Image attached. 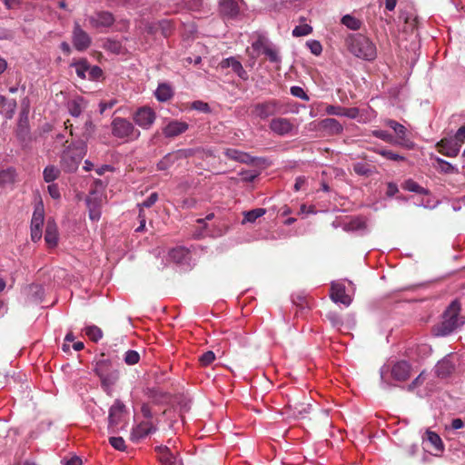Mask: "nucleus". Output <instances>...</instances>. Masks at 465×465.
I'll return each mask as SVG.
<instances>
[{
	"instance_id": "nucleus-1",
	"label": "nucleus",
	"mask_w": 465,
	"mask_h": 465,
	"mask_svg": "<svg viewBox=\"0 0 465 465\" xmlns=\"http://www.w3.org/2000/svg\"><path fill=\"white\" fill-rule=\"evenodd\" d=\"M345 45L354 56L372 61L376 58L377 50L375 45L366 35L361 34H349L345 38Z\"/></svg>"
},
{
	"instance_id": "nucleus-2",
	"label": "nucleus",
	"mask_w": 465,
	"mask_h": 465,
	"mask_svg": "<svg viewBox=\"0 0 465 465\" xmlns=\"http://www.w3.org/2000/svg\"><path fill=\"white\" fill-rule=\"evenodd\" d=\"M460 304L453 301L443 315V321L437 325L433 332L436 336H448L456 329L464 324V320L460 317Z\"/></svg>"
},
{
	"instance_id": "nucleus-3",
	"label": "nucleus",
	"mask_w": 465,
	"mask_h": 465,
	"mask_svg": "<svg viewBox=\"0 0 465 465\" xmlns=\"http://www.w3.org/2000/svg\"><path fill=\"white\" fill-rule=\"evenodd\" d=\"M94 372L101 381L103 390L112 395L114 387L119 379V371L114 368L112 362L108 359H100L96 361Z\"/></svg>"
},
{
	"instance_id": "nucleus-4",
	"label": "nucleus",
	"mask_w": 465,
	"mask_h": 465,
	"mask_svg": "<svg viewBox=\"0 0 465 465\" xmlns=\"http://www.w3.org/2000/svg\"><path fill=\"white\" fill-rule=\"evenodd\" d=\"M112 134L119 139L132 142L137 140L141 132L129 120L122 117H115L111 124Z\"/></svg>"
},
{
	"instance_id": "nucleus-5",
	"label": "nucleus",
	"mask_w": 465,
	"mask_h": 465,
	"mask_svg": "<svg viewBox=\"0 0 465 465\" xmlns=\"http://www.w3.org/2000/svg\"><path fill=\"white\" fill-rule=\"evenodd\" d=\"M391 372V377L398 381H404L409 379L411 374V365L406 361L395 362L391 367L384 365L381 369V380L383 388L390 387L391 384L386 381V375Z\"/></svg>"
},
{
	"instance_id": "nucleus-6",
	"label": "nucleus",
	"mask_w": 465,
	"mask_h": 465,
	"mask_svg": "<svg viewBox=\"0 0 465 465\" xmlns=\"http://www.w3.org/2000/svg\"><path fill=\"white\" fill-rule=\"evenodd\" d=\"M84 154V147L77 146L67 148L61 156V165L65 172L71 173L77 170L79 163Z\"/></svg>"
},
{
	"instance_id": "nucleus-7",
	"label": "nucleus",
	"mask_w": 465,
	"mask_h": 465,
	"mask_svg": "<svg viewBox=\"0 0 465 465\" xmlns=\"http://www.w3.org/2000/svg\"><path fill=\"white\" fill-rule=\"evenodd\" d=\"M271 132L279 136L295 135L298 132L297 126L291 119L284 117L272 118L269 124Z\"/></svg>"
},
{
	"instance_id": "nucleus-8",
	"label": "nucleus",
	"mask_w": 465,
	"mask_h": 465,
	"mask_svg": "<svg viewBox=\"0 0 465 465\" xmlns=\"http://www.w3.org/2000/svg\"><path fill=\"white\" fill-rule=\"evenodd\" d=\"M279 113H282V104L279 101L273 99L257 103L252 109V114L262 120Z\"/></svg>"
},
{
	"instance_id": "nucleus-9",
	"label": "nucleus",
	"mask_w": 465,
	"mask_h": 465,
	"mask_svg": "<svg viewBox=\"0 0 465 465\" xmlns=\"http://www.w3.org/2000/svg\"><path fill=\"white\" fill-rule=\"evenodd\" d=\"M15 134L17 139L20 141L24 147L28 146L32 142L28 112L26 110H23L20 114Z\"/></svg>"
},
{
	"instance_id": "nucleus-10",
	"label": "nucleus",
	"mask_w": 465,
	"mask_h": 465,
	"mask_svg": "<svg viewBox=\"0 0 465 465\" xmlns=\"http://www.w3.org/2000/svg\"><path fill=\"white\" fill-rule=\"evenodd\" d=\"M384 124L392 129L396 134V145L408 149L412 148L413 143L408 137V132L404 125L392 119L385 120Z\"/></svg>"
},
{
	"instance_id": "nucleus-11",
	"label": "nucleus",
	"mask_w": 465,
	"mask_h": 465,
	"mask_svg": "<svg viewBox=\"0 0 465 465\" xmlns=\"http://www.w3.org/2000/svg\"><path fill=\"white\" fill-rule=\"evenodd\" d=\"M133 119L139 127L148 130L153 124L156 119V114L152 108L142 106L135 111Z\"/></svg>"
},
{
	"instance_id": "nucleus-12",
	"label": "nucleus",
	"mask_w": 465,
	"mask_h": 465,
	"mask_svg": "<svg viewBox=\"0 0 465 465\" xmlns=\"http://www.w3.org/2000/svg\"><path fill=\"white\" fill-rule=\"evenodd\" d=\"M45 220V211L42 203L38 204L34 211L31 220V239L37 242L42 237V227Z\"/></svg>"
},
{
	"instance_id": "nucleus-13",
	"label": "nucleus",
	"mask_w": 465,
	"mask_h": 465,
	"mask_svg": "<svg viewBox=\"0 0 465 465\" xmlns=\"http://www.w3.org/2000/svg\"><path fill=\"white\" fill-rule=\"evenodd\" d=\"M160 465H183L178 451H172L169 447L159 445L154 448Z\"/></svg>"
},
{
	"instance_id": "nucleus-14",
	"label": "nucleus",
	"mask_w": 465,
	"mask_h": 465,
	"mask_svg": "<svg viewBox=\"0 0 465 465\" xmlns=\"http://www.w3.org/2000/svg\"><path fill=\"white\" fill-rule=\"evenodd\" d=\"M72 40L74 48L80 52L86 50L91 45V37L78 23L74 24Z\"/></svg>"
},
{
	"instance_id": "nucleus-15",
	"label": "nucleus",
	"mask_w": 465,
	"mask_h": 465,
	"mask_svg": "<svg viewBox=\"0 0 465 465\" xmlns=\"http://www.w3.org/2000/svg\"><path fill=\"white\" fill-rule=\"evenodd\" d=\"M243 5L242 0H220L219 7L220 12L223 16L228 18H235L239 15L242 6Z\"/></svg>"
},
{
	"instance_id": "nucleus-16",
	"label": "nucleus",
	"mask_w": 465,
	"mask_h": 465,
	"mask_svg": "<svg viewBox=\"0 0 465 465\" xmlns=\"http://www.w3.org/2000/svg\"><path fill=\"white\" fill-rule=\"evenodd\" d=\"M193 154L192 149L179 150L174 153H167L162 160L157 163L158 170L164 171L169 169L177 160L181 158H186Z\"/></svg>"
},
{
	"instance_id": "nucleus-17",
	"label": "nucleus",
	"mask_w": 465,
	"mask_h": 465,
	"mask_svg": "<svg viewBox=\"0 0 465 465\" xmlns=\"http://www.w3.org/2000/svg\"><path fill=\"white\" fill-rule=\"evenodd\" d=\"M189 128L187 123L172 120L163 128V134L166 138H173L185 133Z\"/></svg>"
},
{
	"instance_id": "nucleus-18",
	"label": "nucleus",
	"mask_w": 465,
	"mask_h": 465,
	"mask_svg": "<svg viewBox=\"0 0 465 465\" xmlns=\"http://www.w3.org/2000/svg\"><path fill=\"white\" fill-rule=\"evenodd\" d=\"M461 144L455 140L442 139L437 143L439 152L447 157H456Z\"/></svg>"
},
{
	"instance_id": "nucleus-19",
	"label": "nucleus",
	"mask_w": 465,
	"mask_h": 465,
	"mask_svg": "<svg viewBox=\"0 0 465 465\" xmlns=\"http://www.w3.org/2000/svg\"><path fill=\"white\" fill-rule=\"evenodd\" d=\"M331 299L335 303H341L345 306H349L351 302V297L346 294L345 286L340 282L331 283Z\"/></svg>"
},
{
	"instance_id": "nucleus-20",
	"label": "nucleus",
	"mask_w": 465,
	"mask_h": 465,
	"mask_svg": "<svg viewBox=\"0 0 465 465\" xmlns=\"http://www.w3.org/2000/svg\"><path fill=\"white\" fill-rule=\"evenodd\" d=\"M114 22V17L110 12H98L89 17L91 26L94 28L110 27Z\"/></svg>"
},
{
	"instance_id": "nucleus-21",
	"label": "nucleus",
	"mask_w": 465,
	"mask_h": 465,
	"mask_svg": "<svg viewBox=\"0 0 465 465\" xmlns=\"http://www.w3.org/2000/svg\"><path fill=\"white\" fill-rule=\"evenodd\" d=\"M453 358L452 354H449L437 363L435 372L438 377L446 378L452 373L455 369Z\"/></svg>"
},
{
	"instance_id": "nucleus-22",
	"label": "nucleus",
	"mask_w": 465,
	"mask_h": 465,
	"mask_svg": "<svg viewBox=\"0 0 465 465\" xmlns=\"http://www.w3.org/2000/svg\"><path fill=\"white\" fill-rule=\"evenodd\" d=\"M86 204L89 211V217L92 221H98L101 217L102 198L96 193H92L86 198Z\"/></svg>"
},
{
	"instance_id": "nucleus-23",
	"label": "nucleus",
	"mask_w": 465,
	"mask_h": 465,
	"mask_svg": "<svg viewBox=\"0 0 465 465\" xmlns=\"http://www.w3.org/2000/svg\"><path fill=\"white\" fill-rule=\"evenodd\" d=\"M124 410L125 405L120 400H116L109 410V428L115 427L119 424L122 415L124 412Z\"/></svg>"
},
{
	"instance_id": "nucleus-24",
	"label": "nucleus",
	"mask_w": 465,
	"mask_h": 465,
	"mask_svg": "<svg viewBox=\"0 0 465 465\" xmlns=\"http://www.w3.org/2000/svg\"><path fill=\"white\" fill-rule=\"evenodd\" d=\"M153 431H155V428L150 421H143L133 429L131 438L133 440H139Z\"/></svg>"
},
{
	"instance_id": "nucleus-25",
	"label": "nucleus",
	"mask_w": 465,
	"mask_h": 465,
	"mask_svg": "<svg viewBox=\"0 0 465 465\" xmlns=\"http://www.w3.org/2000/svg\"><path fill=\"white\" fill-rule=\"evenodd\" d=\"M319 128L328 134H339L343 131L342 125L334 118H326L319 123Z\"/></svg>"
},
{
	"instance_id": "nucleus-26",
	"label": "nucleus",
	"mask_w": 465,
	"mask_h": 465,
	"mask_svg": "<svg viewBox=\"0 0 465 465\" xmlns=\"http://www.w3.org/2000/svg\"><path fill=\"white\" fill-rule=\"evenodd\" d=\"M67 109L73 117H78L82 112L87 107V102L82 96H77L67 102Z\"/></svg>"
},
{
	"instance_id": "nucleus-27",
	"label": "nucleus",
	"mask_w": 465,
	"mask_h": 465,
	"mask_svg": "<svg viewBox=\"0 0 465 465\" xmlns=\"http://www.w3.org/2000/svg\"><path fill=\"white\" fill-rule=\"evenodd\" d=\"M154 95L159 102H166L173 97V90L169 84H159L154 92Z\"/></svg>"
},
{
	"instance_id": "nucleus-28",
	"label": "nucleus",
	"mask_w": 465,
	"mask_h": 465,
	"mask_svg": "<svg viewBox=\"0 0 465 465\" xmlns=\"http://www.w3.org/2000/svg\"><path fill=\"white\" fill-rule=\"evenodd\" d=\"M168 256L176 263H183L189 258V252L184 247L178 246L170 250Z\"/></svg>"
},
{
	"instance_id": "nucleus-29",
	"label": "nucleus",
	"mask_w": 465,
	"mask_h": 465,
	"mask_svg": "<svg viewBox=\"0 0 465 465\" xmlns=\"http://www.w3.org/2000/svg\"><path fill=\"white\" fill-rule=\"evenodd\" d=\"M422 439L424 442L430 444V446H432L435 450L440 451L443 450V443L440 437L437 433L430 430H426Z\"/></svg>"
},
{
	"instance_id": "nucleus-30",
	"label": "nucleus",
	"mask_w": 465,
	"mask_h": 465,
	"mask_svg": "<svg viewBox=\"0 0 465 465\" xmlns=\"http://www.w3.org/2000/svg\"><path fill=\"white\" fill-rule=\"evenodd\" d=\"M45 240L50 247L57 244L58 233L54 223H48L45 228Z\"/></svg>"
},
{
	"instance_id": "nucleus-31",
	"label": "nucleus",
	"mask_w": 465,
	"mask_h": 465,
	"mask_svg": "<svg viewBox=\"0 0 465 465\" xmlns=\"http://www.w3.org/2000/svg\"><path fill=\"white\" fill-rule=\"evenodd\" d=\"M435 162L437 163V165H435V167L442 173L450 174L459 173V169L457 166L452 165L450 163L443 160L442 158L435 157Z\"/></svg>"
},
{
	"instance_id": "nucleus-32",
	"label": "nucleus",
	"mask_w": 465,
	"mask_h": 465,
	"mask_svg": "<svg viewBox=\"0 0 465 465\" xmlns=\"http://www.w3.org/2000/svg\"><path fill=\"white\" fill-rule=\"evenodd\" d=\"M224 154L232 160L240 163H248L251 160V156L243 152L238 151L236 149L229 148L224 152Z\"/></svg>"
},
{
	"instance_id": "nucleus-33",
	"label": "nucleus",
	"mask_w": 465,
	"mask_h": 465,
	"mask_svg": "<svg viewBox=\"0 0 465 465\" xmlns=\"http://www.w3.org/2000/svg\"><path fill=\"white\" fill-rule=\"evenodd\" d=\"M71 65L75 69V73L78 77L81 79H86V74H88L90 64L85 59L74 62Z\"/></svg>"
},
{
	"instance_id": "nucleus-34",
	"label": "nucleus",
	"mask_w": 465,
	"mask_h": 465,
	"mask_svg": "<svg viewBox=\"0 0 465 465\" xmlns=\"http://www.w3.org/2000/svg\"><path fill=\"white\" fill-rule=\"evenodd\" d=\"M60 175V169L54 165H47L43 172V178L45 183H53Z\"/></svg>"
},
{
	"instance_id": "nucleus-35",
	"label": "nucleus",
	"mask_w": 465,
	"mask_h": 465,
	"mask_svg": "<svg viewBox=\"0 0 465 465\" xmlns=\"http://www.w3.org/2000/svg\"><path fill=\"white\" fill-rule=\"evenodd\" d=\"M85 335L94 342H98L103 338L102 330L96 325H88L84 328Z\"/></svg>"
},
{
	"instance_id": "nucleus-36",
	"label": "nucleus",
	"mask_w": 465,
	"mask_h": 465,
	"mask_svg": "<svg viewBox=\"0 0 465 465\" xmlns=\"http://www.w3.org/2000/svg\"><path fill=\"white\" fill-rule=\"evenodd\" d=\"M262 54L267 56L271 63L279 64L282 61L278 49L272 44L269 46H264Z\"/></svg>"
},
{
	"instance_id": "nucleus-37",
	"label": "nucleus",
	"mask_w": 465,
	"mask_h": 465,
	"mask_svg": "<svg viewBox=\"0 0 465 465\" xmlns=\"http://www.w3.org/2000/svg\"><path fill=\"white\" fill-rule=\"evenodd\" d=\"M266 213L264 208H256L244 213V218L242 223H254L258 218L263 216Z\"/></svg>"
},
{
	"instance_id": "nucleus-38",
	"label": "nucleus",
	"mask_w": 465,
	"mask_h": 465,
	"mask_svg": "<svg viewBox=\"0 0 465 465\" xmlns=\"http://www.w3.org/2000/svg\"><path fill=\"white\" fill-rule=\"evenodd\" d=\"M15 171L14 169H6L0 172V185L12 184L15 182Z\"/></svg>"
},
{
	"instance_id": "nucleus-39",
	"label": "nucleus",
	"mask_w": 465,
	"mask_h": 465,
	"mask_svg": "<svg viewBox=\"0 0 465 465\" xmlns=\"http://www.w3.org/2000/svg\"><path fill=\"white\" fill-rule=\"evenodd\" d=\"M341 24L351 30H358L361 26V20L351 15H345L342 16Z\"/></svg>"
},
{
	"instance_id": "nucleus-40",
	"label": "nucleus",
	"mask_w": 465,
	"mask_h": 465,
	"mask_svg": "<svg viewBox=\"0 0 465 465\" xmlns=\"http://www.w3.org/2000/svg\"><path fill=\"white\" fill-rule=\"evenodd\" d=\"M104 48L113 54H119L123 52L121 42L113 39H106L104 43Z\"/></svg>"
},
{
	"instance_id": "nucleus-41",
	"label": "nucleus",
	"mask_w": 465,
	"mask_h": 465,
	"mask_svg": "<svg viewBox=\"0 0 465 465\" xmlns=\"http://www.w3.org/2000/svg\"><path fill=\"white\" fill-rule=\"evenodd\" d=\"M366 228V222L361 218L357 217L352 219L350 223L345 224V230L347 231H361Z\"/></svg>"
},
{
	"instance_id": "nucleus-42",
	"label": "nucleus",
	"mask_w": 465,
	"mask_h": 465,
	"mask_svg": "<svg viewBox=\"0 0 465 465\" xmlns=\"http://www.w3.org/2000/svg\"><path fill=\"white\" fill-rule=\"evenodd\" d=\"M372 135L376 138H379L386 143L396 145L395 137L385 130H373Z\"/></svg>"
},
{
	"instance_id": "nucleus-43",
	"label": "nucleus",
	"mask_w": 465,
	"mask_h": 465,
	"mask_svg": "<svg viewBox=\"0 0 465 465\" xmlns=\"http://www.w3.org/2000/svg\"><path fill=\"white\" fill-rule=\"evenodd\" d=\"M403 189L420 194L427 193V191L412 179L406 180L402 185Z\"/></svg>"
},
{
	"instance_id": "nucleus-44",
	"label": "nucleus",
	"mask_w": 465,
	"mask_h": 465,
	"mask_svg": "<svg viewBox=\"0 0 465 465\" xmlns=\"http://www.w3.org/2000/svg\"><path fill=\"white\" fill-rule=\"evenodd\" d=\"M17 104L15 99L7 100L4 106H2V113L5 114L7 119L13 118Z\"/></svg>"
},
{
	"instance_id": "nucleus-45",
	"label": "nucleus",
	"mask_w": 465,
	"mask_h": 465,
	"mask_svg": "<svg viewBox=\"0 0 465 465\" xmlns=\"http://www.w3.org/2000/svg\"><path fill=\"white\" fill-rule=\"evenodd\" d=\"M312 32V27L307 24L295 26L292 30V35L295 37L305 36Z\"/></svg>"
},
{
	"instance_id": "nucleus-46",
	"label": "nucleus",
	"mask_w": 465,
	"mask_h": 465,
	"mask_svg": "<svg viewBox=\"0 0 465 465\" xmlns=\"http://www.w3.org/2000/svg\"><path fill=\"white\" fill-rule=\"evenodd\" d=\"M222 65H223V67H230V68H232V70L235 74L241 69V67H242V64L237 59H235L234 57H230V58H227V59H224L222 62Z\"/></svg>"
},
{
	"instance_id": "nucleus-47",
	"label": "nucleus",
	"mask_w": 465,
	"mask_h": 465,
	"mask_svg": "<svg viewBox=\"0 0 465 465\" xmlns=\"http://www.w3.org/2000/svg\"><path fill=\"white\" fill-rule=\"evenodd\" d=\"M140 360V355L136 351L129 350L124 354V362L128 365H134Z\"/></svg>"
},
{
	"instance_id": "nucleus-48",
	"label": "nucleus",
	"mask_w": 465,
	"mask_h": 465,
	"mask_svg": "<svg viewBox=\"0 0 465 465\" xmlns=\"http://www.w3.org/2000/svg\"><path fill=\"white\" fill-rule=\"evenodd\" d=\"M377 153L379 154H381V156L385 157L388 160H391V161H403V160H405L404 156L400 155V154H398L396 153H393L391 150L381 149V150L377 151Z\"/></svg>"
},
{
	"instance_id": "nucleus-49",
	"label": "nucleus",
	"mask_w": 465,
	"mask_h": 465,
	"mask_svg": "<svg viewBox=\"0 0 465 465\" xmlns=\"http://www.w3.org/2000/svg\"><path fill=\"white\" fill-rule=\"evenodd\" d=\"M215 360V354L212 351H207L204 353H203L200 358L199 361L202 366H209L212 364Z\"/></svg>"
},
{
	"instance_id": "nucleus-50",
	"label": "nucleus",
	"mask_w": 465,
	"mask_h": 465,
	"mask_svg": "<svg viewBox=\"0 0 465 465\" xmlns=\"http://www.w3.org/2000/svg\"><path fill=\"white\" fill-rule=\"evenodd\" d=\"M306 45L314 55H320L322 52V45L317 40H309L306 42Z\"/></svg>"
},
{
	"instance_id": "nucleus-51",
	"label": "nucleus",
	"mask_w": 465,
	"mask_h": 465,
	"mask_svg": "<svg viewBox=\"0 0 465 465\" xmlns=\"http://www.w3.org/2000/svg\"><path fill=\"white\" fill-rule=\"evenodd\" d=\"M309 411H310V404L299 403V404H296V406L294 407L293 415L298 418H302L305 414H307L309 412Z\"/></svg>"
},
{
	"instance_id": "nucleus-52",
	"label": "nucleus",
	"mask_w": 465,
	"mask_h": 465,
	"mask_svg": "<svg viewBox=\"0 0 465 465\" xmlns=\"http://www.w3.org/2000/svg\"><path fill=\"white\" fill-rule=\"evenodd\" d=\"M102 74L103 71L99 66H89L88 74H86V79L98 80L102 76Z\"/></svg>"
},
{
	"instance_id": "nucleus-53",
	"label": "nucleus",
	"mask_w": 465,
	"mask_h": 465,
	"mask_svg": "<svg viewBox=\"0 0 465 465\" xmlns=\"http://www.w3.org/2000/svg\"><path fill=\"white\" fill-rule=\"evenodd\" d=\"M290 93L292 95L298 97L304 101H309V99H310L308 94L305 93L303 88H302L301 86H296V85L292 86L290 89Z\"/></svg>"
},
{
	"instance_id": "nucleus-54",
	"label": "nucleus",
	"mask_w": 465,
	"mask_h": 465,
	"mask_svg": "<svg viewBox=\"0 0 465 465\" xmlns=\"http://www.w3.org/2000/svg\"><path fill=\"white\" fill-rule=\"evenodd\" d=\"M110 444L118 450H124L125 448V442L122 437H111L109 439Z\"/></svg>"
},
{
	"instance_id": "nucleus-55",
	"label": "nucleus",
	"mask_w": 465,
	"mask_h": 465,
	"mask_svg": "<svg viewBox=\"0 0 465 465\" xmlns=\"http://www.w3.org/2000/svg\"><path fill=\"white\" fill-rule=\"evenodd\" d=\"M159 27L162 30V34L166 37L173 30V22L169 20H163L159 22Z\"/></svg>"
},
{
	"instance_id": "nucleus-56",
	"label": "nucleus",
	"mask_w": 465,
	"mask_h": 465,
	"mask_svg": "<svg viewBox=\"0 0 465 465\" xmlns=\"http://www.w3.org/2000/svg\"><path fill=\"white\" fill-rule=\"evenodd\" d=\"M157 199H158V194L156 193H153L142 203H138L137 206L138 207H143V208H149V207L153 206L156 203Z\"/></svg>"
},
{
	"instance_id": "nucleus-57",
	"label": "nucleus",
	"mask_w": 465,
	"mask_h": 465,
	"mask_svg": "<svg viewBox=\"0 0 465 465\" xmlns=\"http://www.w3.org/2000/svg\"><path fill=\"white\" fill-rule=\"evenodd\" d=\"M400 20H403L404 23L408 25L410 28H413L416 25V18L412 17V15H409L406 13H401L399 16Z\"/></svg>"
},
{
	"instance_id": "nucleus-58",
	"label": "nucleus",
	"mask_w": 465,
	"mask_h": 465,
	"mask_svg": "<svg viewBox=\"0 0 465 465\" xmlns=\"http://www.w3.org/2000/svg\"><path fill=\"white\" fill-rule=\"evenodd\" d=\"M47 190H48V193L50 194V196L53 199H54V200L60 199L61 193H60L59 187L56 183L49 184L47 187Z\"/></svg>"
},
{
	"instance_id": "nucleus-59",
	"label": "nucleus",
	"mask_w": 465,
	"mask_h": 465,
	"mask_svg": "<svg viewBox=\"0 0 465 465\" xmlns=\"http://www.w3.org/2000/svg\"><path fill=\"white\" fill-rule=\"evenodd\" d=\"M271 44L268 43L263 38H259L255 42L252 43V46L255 51H261L262 53L264 51V46H269Z\"/></svg>"
},
{
	"instance_id": "nucleus-60",
	"label": "nucleus",
	"mask_w": 465,
	"mask_h": 465,
	"mask_svg": "<svg viewBox=\"0 0 465 465\" xmlns=\"http://www.w3.org/2000/svg\"><path fill=\"white\" fill-rule=\"evenodd\" d=\"M343 107L335 106V105H327L325 109V113L329 115H339L341 116Z\"/></svg>"
},
{
	"instance_id": "nucleus-61",
	"label": "nucleus",
	"mask_w": 465,
	"mask_h": 465,
	"mask_svg": "<svg viewBox=\"0 0 465 465\" xmlns=\"http://www.w3.org/2000/svg\"><path fill=\"white\" fill-rule=\"evenodd\" d=\"M353 170L357 174L360 175H367L370 173L368 166L361 163L354 164Z\"/></svg>"
},
{
	"instance_id": "nucleus-62",
	"label": "nucleus",
	"mask_w": 465,
	"mask_h": 465,
	"mask_svg": "<svg viewBox=\"0 0 465 465\" xmlns=\"http://www.w3.org/2000/svg\"><path fill=\"white\" fill-rule=\"evenodd\" d=\"M359 114L358 108H343L341 116H345L351 119H355Z\"/></svg>"
},
{
	"instance_id": "nucleus-63",
	"label": "nucleus",
	"mask_w": 465,
	"mask_h": 465,
	"mask_svg": "<svg viewBox=\"0 0 465 465\" xmlns=\"http://www.w3.org/2000/svg\"><path fill=\"white\" fill-rule=\"evenodd\" d=\"M192 108L201 111V112H208L209 111V105L206 103H203L202 101H195L192 104Z\"/></svg>"
},
{
	"instance_id": "nucleus-64",
	"label": "nucleus",
	"mask_w": 465,
	"mask_h": 465,
	"mask_svg": "<svg viewBox=\"0 0 465 465\" xmlns=\"http://www.w3.org/2000/svg\"><path fill=\"white\" fill-rule=\"evenodd\" d=\"M465 140V125L460 127L455 134V141L461 143Z\"/></svg>"
}]
</instances>
